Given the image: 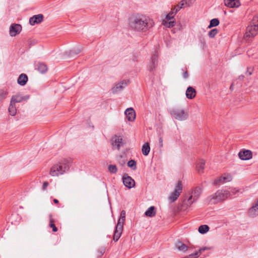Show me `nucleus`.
<instances>
[{
  "label": "nucleus",
  "mask_w": 258,
  "mask_h": 258,
  "mask_svg": "<svg viewBox=\"0 0 258 258\" xmlns=\"http://www.w3.org/2000/svg\"><path fill=\"white\" fill-rule=\"evenodd\" d=\"M145 215L147 217H153L156 215V212L155 211V207L154 206H151L149 207L145 212Z\"/></svg>",
  "instance_id": "nucleus-26"
},
{
  "label": "nucleus",
  "mask_w": 258,
  "mask_h": 258,
  "mask_svg": "<svg viewBox=\"0 0 258 258\" xmlns=\"http://www.w3.org/2000/svg\"><path fill=\"white\" fill-rule=\"evenodd\" d=\"M258 34V15L253 17L250 24L246 28L244 39L249 41Z\"/></svg>",
  "instance_id": "nucleus-3"
},
{
  "label": "nucleus",
  "mask_w": 258,
  "mask_h": 258,
  "mask_svg": "<svg viewBox=\"0 0 258 258\" xmlns=\"http://www.w3.org/2000/svg\"><path fill=\"white\" fill-rule=\"evenodd\" d=\"M182 189V185L181 181H178L176 185L175 186L173 191L169 197L170 200L172 202L176 201L180 194L181 192Z\"/></svg>",
  "instance_id": "nucleus-8"
},
{
  "label": "nucleus",
  "mask_w": 258,
  "mask_h": 258,
  "mask_svg": "<svg viewBox=\"0 0 258 258\" xmlns=\"http://www.w3.org/2000/svg\"><path fill=\"white\" fill-rule=\"evenodd\" d=\"M230 196V192L227 190H218L214 194L211 195L206 199V202L209 204H215L226 200Z\"/></svg>",
  "instance_id": "nucleus-4"
},
{
  "label": "nucleus",
  "mask_w": 258,
  "mask_h": 258,
  "mask_svg": "<svg viewBox=\"0 0 258 258\" xmlns=\"http://www.w3.org/2000/svg\"><path fill=\"white\" fill-rule=\"evenodd\" d=\"M182 77L184 79H187L188 77V75L187 71H185L183 73Z\"/></svg>",
  "instance_id": "nucleus-46"
},
{
  "label": "nucleus",
  "mask_w": 258,
  "mask_h": 258,
  "mask_svg": "<svg viewBox=\"0 0 258 258\" xmlns=\"http://www.w3.org/2000/svg\"><path fill=\"white\" fill-rule=\"evenodd\" d=\"M232 180V177L229 174H224L219 178L215 179L214 181V185H217L220 183H224L229 182Z\"/></svg>",
  "instance_id": "nucleus-14"
},
{
  "label": "nucleus",
  "mask_w": 258,
  "mask_h": 258,
  "mask_svg": "<svg viewBox=\"0 0 258 258\" xmlns=\"http://www.w3.org/2000/svg\"><path fill=\"white\" fill-rule=\"evenodd\" d=\"M231 192L233 194L235 195V194H236V193H237V192H239V190H238V189H236V188H234V189H231Z\"/></svg>",
  "instance_id": "nucleus-47"
},
{
  "label": "nucleus",
  "mask_w": 258,
  "mask_h": 258,
  "mask_svg": "<svg viewBox=\"0 0 258 258\" xmlns=\"http://www.w3.org/2000/svg\"><path fill=\"white\" fill-rule=\"evenodd\" d=\"M130 28L137 32H146L152 27L154 22L152 20L143 15L137 14L130 18Z\"/></svg>",
  "instance_id": "nucleus-1"
},
{
  "label": "nucleus",
  "mask_w": 258,
  "mask_h": 258,
  "mask_svg": "<svg viewBox=\"0 0 258 258\" xmlns=\"http://www.w3.org/2000/svg\"><path fill=\"white\" fill-rule=\"evenodd\" d=\"M127 166L133 170L137 169V163L134 160H131L127 162Z\"/></svg>",
  "instance_id": "nucleus-35"
},
{
  "label": "nucleus",
  "mask_w": 258,
  "mask_h": 258,
  "mask_svg": "<svg viewBox=\"0 0 258 258\" xmlns=\"http://www.w3.org/2000/svg\"><path fill=\"white\" fill-rule=\"evenodd\" d=\"M248 214L250 217H255L258 216V199L255 200L252 206L249 208Z\"/></svg>",
  "instance_id": "nucleus-13"
},
{
  "label": "nucleus",
  "mask_w": 258,
  "mask_h": 258,
  "mask_svg": "<svg viewBox=\"0 0 258 258\" xmlns=\"http://www.w3.org/2000/svg\"><path fill=\"white\" fill-rule=\"evenodd\" d=\"M186 96L189 99H192L196 95V90L192 87H188L186 91Z\"/></svg>",
  "instance_id": "nucleus-21"
},
{
  "label": "nucleus",
  "mask_w": 258,
  "mask_h": 258,
  "mask_svg": "<svg viewBox=\"0 0 258 258\" xmlns=\"http://www.w3.org/2000/svg\"><path fill=\"white\" fill-rule=\"evenodd\" d=\"M159 54L157 51L151 56L150 59L147 64V70L150 72H153L158 66V58Z\"/></svg>",
  "instance_id": "nucleus-6"
},
{
  "label": "nucleus",
  "mask_w": 258,
  "mask_h": 258,
  "mask_svg": "<svg viewBox=\"0 0 258 258\" xmlns=\"http://www.w3.org/2000/svg\"><path fill=\"white\" fill-rule=\"evenodd\" d=\"M194 2V0H182L181 5L183 4L185 7H190L193 4Z\"/></svg>",
  "instance_id": "nucleus-38"
},
{
  "label": "nucleus",
  "mask_w": 258,
  "mask_h": 258,
  "mask_svg": "<svg viewBox=\"0 0 258 258\" xmlns=\"http://www.w3.org/2000/svg\"><path fill=\"white\" fill-rule=\"evenodd\" d=\"M218 33V29L216 28H214L209 32L208 36L210 38H213L215 37V36Z\"/></svg>",
  "instance_id": "nucleus-36"
},
{
  "label": "nucleus",
  "mask_w": 258,
  "mask_h": 258,
  "mask_svg": "<svg viewBox=\"0 0 258 258\" xmlns=\"http://www.w3.org/2000/svg\"><path fill=\"white\" fill-rule=\"evenodd\" d=\"M177 13L173 10V9L171 10V12L168 14L165 17V19L164 20H174V17Z\"/></svg>",
  "instance_id": "nucleus-31"
},
{
  "label": "nucleus",
  "mask_w": 258,
  "mask_h": 258,
  "mask_svg": "<svg viewBox=\"0 0 258 258\" xmlns=\"http://www.w3.org/2000/svg\"><path fill=\"white\" fill-rule=\"evenodd\" d=\"M108 170L111 173H116L117 172V167L115 165H109Z\"/></svg>",
  "instance_id": "nucleus-39"
},
{
  "label": "nucleus",
  "mask_w": 258,
  "mask_h": 258,
  "mask_svg": "<svg viewBox=\"0 0 258 258\" xmlns=\"http://www.w3.org/2000/svg\"><path fill=\"white\" fill-rule=\"evenodd\" d=\"M28 80L27 76L26 74H21L17 79V83L19 85L23 86L26 85Z\"/></svg>",
  "instance_id": "nucleus-22"
},
{
  "label": "nucleus",
  "mask_w": 258,
  "mask_h": 258,
  "mask_svg": "<svg viewBox=\"0 0 258 258\" xmlns=\"http://www.w3.org/2000/svg\"><path fill=\"white\" fill-rule=\"evenodd\" d=\"M50 223L49 224V226L52 228V231L53 232H56L57 231V227L55 226V225L53 223V220L52 218H50Z\"/></svg>",
  "instance_id": "nucleus-41"
},
{
  "label": "nucleus",
  "mask_w": 258,
  "mask_h": 258,
  "mask_svg": "<svg viewBox=\"0 0 258 258\" xmlns=\"http://www.w3.org/2000/svg\"><path fill=\"white\" fill-rule=\"evenodd\" d=\"M125 218V212L122 210L120 213V218L118 220V222H119L121 224L122 226H123V224Z\"/></svg>",
  "instance_id": "nucleus-34"
},
{
  "label": "nucleus",
  "mask_w": 258,
  "mask_h": 258,
  "mask_svg": "<svg viewBox=\"0 0 258 258\" xmlns=\"http://www.w3.org/2000/svg\"><path fill=\"white\" fill-rule=\"evenodd\" d=\"M247 72L248 73L249 75H251L252 74V72L251 71H249L248 69L247 70Z\"/></svg>",
  "instance_id": "nucleus-52"
},
{
  "label": "nucleus",
  "mask_w": 258,
  "mask_h": 258,
  "mask_svg": "<svg viewBox=\"0 0 258 258\" xmlns=\"http://www.w3.org/2000/svg\"><path fill=\"white\" fill-rule=\"evenodd\" d=\"M128 83V81L123 80L116 83L115 85L112 88V92L113 93H118L120 92L127 86Z\"/></svg>",
  "instance_id": "nucleus-10"
},
{
  "label": "nucleus",
  "mask_w": 258,
  "mask_h": 258,
  "mask_svg": "<svg viewBox=\"0 0 258 258\" xmlns=\"http://www.w3.org/2000/svg\"><path fill=\"white\" fill-rule=\"evenodd\" d=\"M70 167V161L67 159H63L51 168L50 174L53 176L62 175L69 169Z\"/></svg>",
  "instance_id": "nucleus-2"
},
{
  "label": "nucleus",
  "mask_w": 258,
  "mask_h": 258,
  "mask_svg": "<svg viewBox=\"0 0 258 258\" xmlns=\"http://www.w3.org/2000/svg\"><path fill=\"white\" fill-rule=\"evenodd\" d=\"M8 92L7 90H0V101H2L7 98Z\"/></svg>",
  "instance_id": "nucleus-37"
},
{
  "label": "nucleus",
  "mask_w": 258,
  "mask_h": 258,
  "mask_svg": "<svg viewBox=\"0 0 258 258\" xmlns=\"http://www.w3.org/2000/svg\"><path fill=\"white\" fill-rule=\"evenodd\" d=\"M29 98V95L23 96L20 94H17L15 95L12 96L11 101L15 104L16 103L21 102L23 100H27Z\"/></svg>",
  "instance_id": "nucleus-17"
},
{
  "label": "nucleus",
  "mask_w": 258,
  "mask_h": 258,
  "mask_svg": "<svg viewBox=\"0 0 258 258\" xmlns=\"http://www.w3.org/2000/svg\"><path fill=\"white\" fill-rule=\"evenodd\" d=\"M124 114L128 121H133L136 118L135 111L133 108H127L124 112Z\"/></svg>",
  "instance_id": "nucleus-19"
},
{
  "label": "nucleus",
  "mask_w": 258,
  "mask_h": 258,
  "mask_svg": "<svg viewBox=\"0 0 258 258\" xmlns=\"http://www.w3.org/2000/svg\"><path fill=\"white\" fill-rule=\"evenodd\" d=\"M122 181L124 185L128 188H131L135 185L134 180L127 174H124L123 175Z\"/></svg>",
  "instance_id": "nucleus-11"
},
{
  "label": "nucleus",
  "mask_w": 258,
  "mask_h": 258,
  "mask_svg": "<svg viewBox=\"0 0 258 258\" xmlns=\"http://www.w3.org/2000/svg\"><path fill=\"white\" fill-rule=\"evenodd\" d=\"M121 165H123L125 164V161H123V163H120Z\"/></svg>",
  "instance_id": "nucleus-53"
},
{
  "label": "nucleus",
  "mask_w": 258,
  "mask_h": 258,
  "mask_svg": "<svg viewBox=\"0 0 258 258\" xmlns=\"http://www.w3.org/2000/svg\"><path fill=\"white\" fill-rule=\"evenodd\" d=\"M159 146L160 148L163 147V139L162 137H159Z\"/></svg>",
  "instance_id": "nucleus-45"
},
{
  "label": "nucleus",
  "mask_w": 258,
  "mask_h": 258,
  "mask_svg": "<svg viewBox=\"0 0 258 258\" xmlns=\"http://www.w3.org/2000/svg\"><path fill=\"white\" fill-rule=\"evenodd\" d=\"M219 24V21L217 18H214L210 21V25L208 26V28H211L213 27L217 26Z\"/></svg>",
  "instance_id": "nucleus-33"
},
{
  "label": "nucleus",
  "mask_w": 258,
  "mask_h": 258,
  "mask_svg": "<svg viewBox=\"0 0 258 258\" xmlns=\"http://www.w3.org/2000/svg\"><path fill=\"white\" fill-rule=\"evenodd\" d=\"M200 252L198 251H196V252L194 253H191L190 254H189L188 255V258H196V257H198L200 256Z\"/></svg>",
  "instance_id": "nucleus-43"
},
{
  "label": "nucleus",
  "mask_w": 258,
  "mask_h": 258,
  "mask_svg": "<svg viewBox=\"0 0 258 258\" xmlns=\"http://www.w3.org/2000/svg\"><path fill=\"white\" fill-rule=\"evenodd\" d=\"M82 50V47L79 46L77 48L70 50L69 52L68 55L72 56L73 55H77Z\"/></svg>",
  "instance_id": "nucleus-32"
},
{
  "label": "nucleus",
  "mask_w": 258,
  "mask_h": 258,
  "mask_svg": "<svg viewBox=\"0 0 258 258\" xmlns=\"http://www.w3.org/2000/svg\"><path fill=\"white\" fill-rule=\"evenodd\" d=\"M181 4L182 1L173 8V10L175 11V13H177L181 9L185 7L183 4L182 5Z\"/></svg>",
  "instance_id": "nucleus-40"
},
{
  "label": "nucleus",
  "mask_w": 258,
  "mask_h": 258,
  "mask_svg": "<svg viewBox=\"0 0 258 258\" xmlns=\"http://www.w3.org/2000/svg\"><path fill=\"white\" fill-rule=\"evenodd\" d=\"M244 78V76L243 75H240L239 76L238 79L242 81V80H243Z\"/></svg>",
  "instance_id": "nucleus-49"
},
{
  "label": "nucleus",
  "mask_w": 258,
  "mask_h": 258,
  "mask_svg": "<svg viewBox=\"0 0 258 258\" xmlns=\"http://www.w3.org/2000/svg\"><path fill=\"white\" fill-rule=\"evenodd\" d=\"M225 5L230 8H238L240 3L238 0H224Z\"/></svg>",
  "instance_id": "nucleus-20"
},
{
  "label": "nucleus",
  "mask_w": 258,
  "mask_h": 258,
  "mask_svg": "<svg viewBox=\"0 0 258 258\" xmlns=\"http://www.w3.org/2000/svg\"><path fill=\"white\" fill-rule=\"evenodd\" d=\"M37 69L40 73L44 74L47 72V67L43 63H39L38 65Z\"/></svg>",
  "instance_id": "nucleus-28"
},
{
  "label": "nucleus",
  "mask_w": 258,
  "mask_h": 258,
  "mask_svg": "<svg viewBox=\"0 0 258 258\" xmlns=\"http://www.w3.org/2000/svg\"><path fill=\"white\" fill-rule=\"evenodd\" d=\"M111 144L113 149L119 150L120 148L123 146L124 143L121 137L115 135L111 139Z\"/></svg>",
  "instance_id": "nucleus-9"
},
{
  "label": "nucleus",
  "mask_w": 258,
  "mask_h": 258,
  "mask_svg": "<svg viewBox=\"0 0 258 258\" xmlns=\"http://www.w3.org/2000/svg\"><path fill=\"white\" fill-rule=\"evenodd\" d=\"M162 24L167 27L171 28L174 26L175 21L174 20H163Z\"/></svg>",
  "instance_id": "nucleus-29"
},
{
  "label": "nucleus",
  "mask_w": 258,
  "mask_h": 258,
  "mask_svg": "<svg viewBox=\"0 0 258 258\" xmlns=\"http://www.w3.org/2000/svg\"><path fill=\"white\" fill-rule=\"evenodd\" d=\"M43 19V16L42 14L34 15L29 19V23L31 25H34L40 23Z\"/></svg>",
  "instance_id": "nucleus-16"
},
{
  "label": "nucleus",
  "mask_w": 258,
  "mask_h": 258,
  "mask_svg": "<svg viewBox=\"0 0 258 258\" xmlns=\"http://www.w3.org/2000/svg\"><path fill=\"white\" fill-rule=\"evenodd\" d=\"M169 112L174 119L179 121L185 120L188 117L187 112L183 109L174 108L170 109Z\"/></svg>",
  "instance_id": "nucleus-5"
},
{
  "label": "nucleus",
  "mask_w": 258,
  "mask_h": 258,
  "mask_svg": "<svg viewBox=\"0 0 258 258\" xmlns=\"http://www.w3.org/2000/svg\"><path fill=\"white\" fill-rule=\"evenodd\" d=\"M105 248L103 247L100 248L98 250V256L101 257L105 252Z\"/></svg>",
  "instance_id": "nucleus-42"
},
{
  "label": "nucleus",
  "mask_w": 258,
  "mask_h": 258,
  "mask_svg": "<svg viewBox=\"0 0 258 258\" xmlns=\"http://www.w3.org/2000/svg\"><path fill=\"white\" fill-rule=\"evenodd\" d=\"M209 230V227L207 225H203L199 227L198 231L201 234H205Z\"/></svg>",
  "instance_id": "nucleus-30"
},
{
  "label": "nucleus",
  "mask_w": 258,
  "mask_h": 258,
  "mask_svg": "<svg viewBox=\"0 0 258 258\" xmlns=\"http://www.w3.org/2000/svg\"><path fill=\"white\" fill-rule=\"evenodd\" d=\"M239 157L242 160H247L251 159L252 157V154L251 151L244 150L241 151L238 153Z\"/></svg>",
  "instance_id": "nucleus-15"
},
{
  "label": "nucleus",
  "mask_w": 258,
  "mask_h": 258,
  "mask_svg": "<svg viewBox=\"0 0 258 258\" xmlns=\"http://www.w3.org/2000/svg\"><path fill=\"white\" fill-rule=\"evenodd\" d=\"M48 183L47 182H44L43 184V189H45L48 186Z\"/></svg>",
  "instance_id": "nucleus-48"
},
{
  "label": "nucleus",
  "mask_w": 258,
  "mask_h": 258,
  "mask_svg": "<svg viewBox=\"0 0 258 258\" xmlns=\"http://www.w3.org/2000/svg\"><path fill=\"white\" fill-rule=\"evenodd\" d=\"M53 202L55 204H57L58 203V201L57 200H56V199H54L53 200Z\"/></svg>",
  "instance_id": "nucleus-50"
},
{
  "label": "nucleus",
  "mask_w": 258,
  "mask_h": 258,
  "mask_svg": "<svg viewBox=\"0 0 258 258\" xmlns=\"http://www.w3.org/2000/svg\"><path fill=\"white\" fill-rule=\"evenodd\" d=\"M210 248L208 247H206V246H205V247H202L201 248L199 251L200 252V254L203 252V251H204L206 250H208Z\"/></svg>",
  "instance_id": "nucleus-44"
},
{
  "label": "nucleus",
  "mask_w": 258,
  "mask_h": 258,
  "mask_svg": "<svg viewBox=\"0 0 258 258\" xmlns=\"http://www.w3.org/2000/svg\"><path fill=\"white\" fill-rule=\"evenodd\" d=\"M22 30V26L18 24H12L10 27L9 33L11 36L14 37L19 34Z\"/></svg>",
  "instance_id": "nucleus-12"
},
{
  "label": "nucleus",
  "mask_w": 258,
  "mask_h": 258,
  "mask_svg": "<svg viewBox=\"0 0 258 258\" xmlns=\"http://www.w3.org/2000/svg\"><path fill=\"white\" fill-rule=\"evenodd\" d=\"M123 230V226L119 222H117L113 235V240L117 241L120 238Z\"/></svg>",
  "instance_id": "nucleus-18"
},
{
  "label": "nucleus",
  "mask_w": 258,
  "mask_h": 258,
  "mask_svg": "<svg viewBox=\"0 0 258 258\" xmlns=\"http://www.w3.org/2000/svg\"><path fill=\"white\" fill-rule=\"evenodd\" d=\"M175 247L180 251L185 252L187 251V246L180 241H177L175 244Z\"/></svg>",
  "instance_id": "nucleus-23"
},
{
  "label": "nucleus",
  "mask_w": 258,
  "mask_h": 258,
  "mask_svg": "<svg viewBox=\"0 0 258 258\" xmlns=\"http://www.w3.org/2000/svg\"><path fill=\"white\" fill-rule=\"evenodd\" d=\"M8 110L11 115L15 116L17 113V109L15 106V104L10 101V104Z\"/></svg>",
  "instance_id": "nucleus-25"
},
{
  "label": "nucleus",
  "mask_w": 258,
  "mask_h": 258,
  "mask_svg": "<svg viewBox=\"0 0 258 258\" xmlns=\"http://www.w3.org/2000/svg\"><path fill=\"white\" fill-rule=\"evenodd\" d=\"M205 161L204 160H201L197 165V169L199 173H202L205 168Z\"/></svg>",
  "instance_id": "nucleus-24"
},
{
  "label": "nucleus",
  "mask_w": 258,
  "mask_h": 258,
  "mask_svg": "<svg viewBox=\"0 0 258 258\" xmlns=\"http://www.w3.org/2000/svg\"><path fill=\"white\" fill-rule=\"evenodd\" d=\"M150 151V147L148 143H145L142 149V153L145 156H147Z\"/></svg>",
  "instance_id": "nucleus-27"
},
{
  "label": "nucleus",
  "mask_w": 258,
  "mask_h": 258,
  "mask_svg": "<svg viewBox=\"0 0 258 258\" xmlns=\"http://www.w3.org/2000/svg\"><path fill=\"white\" fill-rule=\"evenodd\" d=\"M203 191L202 188L200 187H196L192 192V195L188 198L187 201V205H190L194 202L197 201Z\"/></svg>",
  "instance_id": "nucleus-7"
},
{
  "label": "nucleus",
  "mask_w": 258,
  "mask_h": 258,
  "mask_svg": "<svg viewBox=\"0 0 258 258\" xmlns=\"http://www.w3.org/2000/svg\"><path fill=\"white\" fill-rule=\"evenodd\" d=\"M230 90H232L233 89V84H232L230 87Z\"/></svg>",
  "instance_id": "nucleus-51"
}]
</instances>
